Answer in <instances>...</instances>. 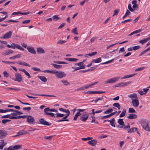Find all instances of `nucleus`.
<instances>
[{
  "label": "nucleus",
  "instance_id": "f257e3e1",
  "mask_svg": "<svg viewBox=\"0 0 150 150\" xmlns=\"http://www.w3.org/2000/svg\"><path fill=\"white\" fill-rule=\"evenodd\" d=\"M141 124L144 130L150 131V121L146 119L142 120L141 121Z\"/></svg>",
  "mask_w": 150,
  "mask_h": 150
},
{
  "label": "nucleus",
  "instance_id": "f03ea898",
  "mask_svg": "<svg viewBox=\"0 0 150 150\" xmlns=\"http://www.w3.org/2000/svg\"><path fill=\"white\" fill-rule=\"evenodd\" d=\"M54 108L50 109L49 107H47L45 108L44 110V114L46 115H50L51 117L55 118L56 116L55 114L52 112H48L49 111L54 112Z\"/></svg>",
  "mask_w": 150,
  "mask_h": 150
},
{
  "label": "nucleus",
  "instance_id": "7ed1b4c3",
  "mask_svg": "<svg viewBox=\"0 0 150 150\" xmlns=\"http://www.w3.org/2000/svg\"><path fill=\"white\" fill-rule=\"evenodd\" d=\"M27 122L30 124H35V122L34 117L31 115H28L27 117Z\"/></svg>",
  "mask_w": 150,
  "mask_h": 150
},
{
  "label": "nucleus",
  "instance_id": "20e7f679",
  "mask_svg": "<svg viewBox=\"0 0 150 150\" xmlns=\"http://www.w3.org/2000/svg\"><path fill=\"white\" fill-rule=\"evenodd\" d=\"M15 78L12 79L15 81L21 82L22 80V77L20 73H16L15 74Z\"/></svg>",
  "mask_w": 150,
  "mask_h": 150
},
{
  "label": "nucleus",
  "instance_id": "39448f33",
  "mask_svg": "<svg viewBox=\"0 0 150 150\" xmlns=\"http://www.w3.org/2000/svg\"><path fill=\"white\" fill-rule=\"evenodd\" d=\"M88 114L86 112H83V114L80 118V120L82 121L85 122L87 120L88 117Z\"/></svg>",
  "mask_w": 150,
  "mask_h": 150
},
{
  "label": "nucleus",
  "instance_id": "423d86ee",
  "mask_svg": "<svg viewBox=\"0 0 150 150\" xmlns=\"http://www.w3.org/2000/svg\"><path fill=\"white\" fill-rule=\"evenodd\" d=\"M38 124L40 123L42 125L46 126H50L51 123H49L45 120H44V118H41L39 120L38 122H37Z\"/></svg>",
  "mask_w": 150,
  "mask_h": 150
},
{
  "label": "nucleus",
  "instance_id": "0eeeda50",
  "mask_svg": "<svg viewBox=\"0 0 150 150\" xmlns=\"http://www.w3.org/2000/svg\"><path fill=\"white\" fill-rule=\"evenodd\" d=\"M132 83L131 81H129L128 82H122L120 83L117 84L115 86L116 87H124L125 86H127Z\"/></svg>",
  "mask_w": 150,
  "mask_h": 150
},
{
  "label": "nucleus",
  "instance_id": "6e6552de",
  "mask_svg": "<svg viewBox=\"0 0 150 150\" xmlns=\"http://www.w3.org/2000/svg\"><path fill=\"white\" fill-rule=\"evenodd\" d=\"M12 33V32L9 31L4 35L2 37H1V38L3 39H9L11 37Z\"/></svg>",
  "mask_w": 150,
  "mask_h": 150
},
{
  "label": "nucleus",
  "instance_id": "1a4fd4ad",
  "mask_svg": "<svg viewBox=\"0 0 150 150\" xmlns=\"http://www.w3.org/2000/svg\"><path fill=\"white\" fill-rule=\"evenodd\" d=\"M56 74V76L58 78L61 79L65 77L66 76V74L64 72L62 71H59V72L58 71V73Z\"/></svg>",
  "mask_w": 150,
  "mask_h": 150
},
{
  "label": "nucleus",
  "instance_id": "9d476101",
  "mask_svg": "<svg viewBox=\"0 0 150 150\" xmlns=\"http://www.w3.org/2000/svg\"><path fill=\"white\" fill-rule=\"evenodd\" d=\"M119 78V77L112 78L106 81L105 83H115L118 80V79Z\"/></svg>",
  "mask_w": 150,
  "mask_h": 150
},
{
  "label": "nucleus",
  "instance_id": "9b49d317",
  "mask_svg": "<svg viewBox=\"0 0 150 150\" xmlns=\"http://www.w3.org/2000/svg\"><path fill=\"white\" fill-rule=\"evenodd\" d=\"M8 134L7 132L5 130H0V139H2Z\"/></svg>",
  "mask_w": 150,
  "mask_h": 150
},
{
  "label": "nucleus",
  "instance_id": "f8f14e48",
  "mask_svg": "<svg viewBox=\"0 0 150 150\" xmlns=\"http://www.w3.org/2000/svg\"><path fill=\"white\" fill-rule=\"evenodd\" d=\"M132 105L134 107H137L139 105V101L138 99H132Z\"/></svg>",
  "mask_w": 150,
  "mask_h": 150
},
{
  "label": "nucleus",
  "instance_id": "ddd939ff",
  "mask_svg": "<svg viewBox=\"0 0 150 150\" xmlns=\"http://www.w3.org/2000/svg\"><path fill=\"white\" fill-rule=\"evenodd\" d=\"M97 141L96 139L92 140L89 141L88 143L92 146H96Z\"/></svg>",
  "mask_w": 150,
  "mask_h": 150
},
{
  "label": "nucleus",
  "instance_id": "4468645a",
  "mask_svg": "<svg viewBox=\"0 0 150 150\" xmlns=\"http://www.w3.org/2000/svg\"><path fill=\"white\" fill-rule=\"evenodd\" d=\"M137 117V115L134 114H128L127 118L130 119H133L136 118Z\"/></svg>",
  "mask_w": 150,
  "mask_h": 150
},
{
  "label": "nucleus",
  "instance_id": "2eb2a0df",
  "mask_svg": "<svg viewBox=\"0 0 150 150\" xmlns=\"http://www.w3.org/2000/svg\"><path fill=\"white\" fill-rule=\"evenodd\" d=\"M69 116V115L66 114L64 117H63L62 119L59 120H57L56 121L57 122L68 121H69V120L66 119V118H67Z\"/></svg>",
  "mask_w": 150,
  "mask_h": 150
},
{
  "label": "nucleus",
  "instance_id": "dca6fc26",
  "mask_svg": "<svg viewBox=\"0 0 150 150\" xmlns=\"http://www.w3.org/2000/svg\"><path fill=\"white\" fill-rule=\"evenodd\" d=\"M28 132L27 131H25L24 130H22L19 131L18 132L17 134L14 136V137H16L18 136L23 135L26 134H27Z\"/></svg>",
  "mask_w": 150,
  "mask_h": 150
},
{
  "label": "nucleus",
  "instance_id": "f3484780",
  "mask_svg": "<svg viewBox=\"0 0 150 150\" xmlns=\"http://www.w3.org/2000/svg\"><path fill=\"white\" fill-rule=\"evenodd\" d=\"M128 97L131 99H138V97L137 94L135 93H134L132 94H130L128 95Z\"/></svg>",
  "mask_w": 150,
  "mask_h": 150
},
{
  "label": "nucleus",
  "instance_id": "a211bd4d",
  "mask_svg": "<svg viewBox=\"0 0 150 150\" xmlns=\"http://www.w3.org/2000/svg\"><path fill=\"white\" fill-rule=\"evenodd\" d=\"M13 51L11 49H9L7 51H6L5 52H3L2 54L3 55L5 56L8 55H9L11 54H13Z\"/></svg>",
  "mask_w": 150,
  "mask_h": 150
},
{
  "label": "nucleus",
  "instance_id": "6ab92c4d",
  "mask_svg": "<svg viewBox=\"0 0 150 150\" xmlns=\"http://www.w3.org/2000/svg\"><path fill=\"white\" fill-rule=\"evenodd\" d=\"M27 49L28 51L31 53L34 54H35L36 53V52L33 47H28Z\"/></svg>",
  "mask_w": 150,
  "mask_h": 150
},
{
  "label": "nucleus",
  "instance_id": "aec40b11",
  "mask_svg": "<svg viewBox=\"0 0 150 150\" xmlns=\"http://www.w3.org/2000/svg\"><path fill=\"white\" fill-rule=\"evenodd\" d=\"M108 122H110V125L114 127H115V125L114 124V123L115 122V120L114 118H113L111 119V120H107Z\"/></svg>",
  "mask_w": 150,
  "mask_h": 150
},
{
  "label": "nucleus",
  "instance_id": "412c9836",
  "mask_svg": "<svg viewBox=\"0 0 150 150\" xmlns=\"http://www.w3.org/2000/svg\"><path fill=\"white\" fill-rule=\"evenodd\" d=\"M37 52L40 53H44L45 51L42 48L40 47H38L37 48Z\"/></svg>",
  "mask_w": 150,
  "mask_h": 150
},
{
  "label": "nucleus",
  "instance_id": "4be33fe9",
  "mask_svg": "<svg viewBox=\"0 0 150 150\" xmlns=\"http://www.w3.org/2000/svg\"><path fill=\"white\" fill-rule=\"evenodd\" d=\"M38 78L40 79V80L44 82H45L47 81V79L45 76H38Z\"/></svg>",
  "mask_w": 150,
  "mask_h": 150
},
{
  "label": "nucleus",
  "instance_id": "5701e85b",
  "mask_svg": "<svg viewBox=\"0 0 150 150\" xmlns=\"http://www.w3.org/2000/svg\"><path fill=\"white\" fill-rule=\"evenodd\" d=\"M137 128L133 127L130 129H128L127 130L128 133H132L134 132L135 131H137Z\"/></svg>",
  "mask_w": 150,
  "mask_h": 150
},
{
  "label": "nucleus",
  "instance_id": "b1692460",
  "mask_svg": "<svg viewBox=\"0 0 150 150\" xmlns=\"http://www.w3.org/2000/svg\"><path fill=\"white\" fill-rule=\"evenodd\" d=\"M56 116L55 118H57L59 117H61L65 116L64 114H61L59 113H57L55 114Z\"/></svg>",
  "mask_w": 150,
  "mask_h": 150
},
{
  "label": "nucleus",
  "instance_id": "393cba45",
  "mask_svg": "<svg viewBox=\"0 0 150 150\" xmlns=\"http://www.w3.org/2000/svg\"><path fill=\"white\" fill-rule=\"evenodd\" d=\"M17 63L19 64L24 65L25 66H27L29 67H30V66L27 63H26L25 62H22L21 61H20L19 62H17Z\"/></svg>",
  "mask_w": 150,
  "mask_h": 150
},
{
  "label": "nucleus",
  "instance_id": "a878e982",
  "mask_svg": "<svg viewBox=\"0 0 150 150\" xmlns=\"http://www.w3.org/2000/svg\"><path fill=\"white\" fill-rule=\"evenodd\" d=\"M98 83L97 82H96L94 83H92L89 85H88L84 86L85 89H87L89 87H91V86L95 85Z\"/></svg>",
  "mask_w": 150,
  "mask_h": 150
},
{
  "label": "nucleus",
  "instance_id": "bb28decb",
  "mask_svg": "<svg viewBox=\"0 0 150 150\" xmlns=\"http://www.w3.org/2000/svg\"><path fill=\"white\" fill-rule=\"evenodd\" d=\"M126 112V110L124 108L123 110L121 113V114H120L119 115V117H122L125 116V115Z\"/></svg>",
  "mask_w": 150,
  "mask_h": 150
},
{
  "label": "nucleus",
  "instance_id": "cd10ccee",
  "mask_svg": "<svg viewBox=\"0 0 150 150\" xmlns=\"http://www.w3.org/2000/svg\"><path fill=\"white\" fill-rule=\"evenodd\" d=\"M65 60L69 61L76 62L78 59L76 58H67L64 59Z\"/></svg>",
  "mask_w": 150,
  "mask_h": 150
},
{
  "label": "nucleus",
  "instance_id": "c85d7f7f",
  "mask_svg": "<svg viewBox=\"0 0 150 150\" xmlns=\"http://www.w3.org/2000/svg\"><path fill=\"white\" fill-rule=\"evenodd\" d=\"M101 59L100 58H99L97 59H93L92 62L94 63H99L101 62Z\"/></svg>",
  "mask_w": 150,
  "mask_h": 150
},
{
  "label": "nucleus",
  "instance_id": "c756f323",
  "mask_svg": "<svg viewBox=\"0 0 150 150\" xmlns=\"http://www.w3.org/2000/svg\"><path fill=\"white\" fill-rule=\"evenodd\" d=\"M113 106L117 108L118 110L120 109L121 106L120 104L117 103H116L113 104Z\"/></svg>",
  "mask_w": 150,
  "mask_h": 150
},
{
  "label": "nucleus",
  "instance_id": "7c9ffc66",
  "mask_svg": "<svg viewBox=\"0 0 150 150\" xmlns=\"http://www.w3.org/2000/svg\"><path fill=\"white\" fill-rule=\"evenodd\" d=\"M113 111V109L112 108H110L109 109L104 111L103 113L104 114H109L111 112Z\"/></svg>",
  "mask_w": 150,
  "mask_h": 150
},
{
  "label": "nucleus",
  "instance_id": "2f4dec72",
  "mask_svg": "<svg viewBox=\"0 0 150 150\" xmlns=\"http://www.w3.org/2000/svg\"><path fill=\"white\" fill-rule=\"evenodd\" d=\"M61 82L65 86H67L70 84L66 80H62Z\"/></svg>",
  "mask_w": 150,
  "mask_h": 150
},
{
  "label": "nucleus",
  "instance_id": "473e14b6",
  "mask_svg": "<svg viewBox=\"0 0 150 150\" xmlns=\"http://www.w3.org/2000/svg\"><path fill=\"white\" fill-rule=\"evenodd\" d=\"M118 124L121 125H124V122L123 121V119L120 118L119 119L118 121Z\"/></svg>",
  "mask_w": 150,
  "mask_h": 150
},
{
  "label": "nucleus",
  "instance_id": "72a5a7b5",
  "mask_svg": "<svg viewBox=\"0 0 150 150\" xmlns=\"http://www.w3.org/2000/svg\"><path fill=\"white\" fill-rule=\"evenodd\" d=\"M77 28H75L73 29H72L71 30V32L72 33L76 35H78V33L77 32Z\"/></svg>",
  "mask_w": 150,
  "mask_h": 150
},
{
  "label": "nucleus",
  "instance_id": "f704fd0d",
  "mask_svg": "<svg viewBox=\"0 0 150 150\" xmlns=\"http://www.w3.org/2000/svg\"><path fill=\"white\" fill-rule=\"evenodd\" d=\"M22 146L19 144L15 145L13 146V148L14 149H16L21 148Z\"/></svg>",
  "mask_w": 150,
  "mask_h": 150
},
{
  "label": "nucleus",
  "instance_id": "c9c22d12",
  "mask_svg": "<svg viewBox=\"0 0 150 150\" xmlns=\"http://www.w3.org/2000/svg\"><path fill=\"white\" fill-rule=\"evenodd\" d=\"M125 125L124 124L121 127H119L120 128H123L125 129H126L127 128H130V125L129 123H128V124L127 125V126L124 127V126H125Z\"/></svg>",
  "mask_w": 150,
  "mask_h": 150
},
{
  "label": "nucleus",
  "instance_id": "e433bc0d",
  "mask_svg": "<svg viewBox=\"0 0 150 150\" xmlns=\"http://www.w3.org/2000/svg\"><path fill=\"white\" fill-rule=\"evenodd\" d=\"M129 113H135V110L133 108H129Z\"/></svg>",
  "mask_w": 150,
  "mask_h": 150
},
{
  "label": "nucleus",
  "instance_id": "4c0bfd02",
  "mask_svg": "<svg viewBox=\"0 0 150 150\" xmlns=\"http://www.w3.org/2000/svg\"><path fill=\"white\" fill-rule=\"evenodd\" d=\"M11 116H10V115L8 114L6 115H4V116H2L1 117V118H9L10 119H11Z\"/></svg>",
  "mask_w": 150,
  "mask_h": 150
},
{
  "label": "nucleus",
  "instance_id": "58836bf2",
  "mask_svg": "<svg viewBox=\"0 0 150 150\" xmlns=\"http://www.w3.org/2000/svg\"><path fill=\"white\" fill-rule=\"evenodd\" d=\"M16 48L19 49L20 50L23 51L24 50V49L21 46L18 44H17L16 46Z\"/></svg>",
  "mask_w": 150,
  "mask_h": 150
},
{
  "label": "nucleus",
  "instance_id": "ea45409f",
  "mask_svg": "<svg viewBox=\"0 0 150 150\" xmlns=\"http://www.w3.org/2000/svg\"><path fill=\"white\" fill-rule=\"evenodd\" d=\"M54 62L55 63H57L58 64H67V63L65 62H63V61H54Z\"/></svg>",
  "mask_w": 150,
  "mask_h": 150
},
{
  "label": "nucleus",
  "instance_id": "a19ab883",
  "mask_svg": "<svg viewBox=\"0 0 150 150\" xmlns=\"http://www.w3.org/2000/svg\"><path fill=\"white\" fill-rule=\"evenodd\" d=\"M52 18L53 20H55V21H57L60 19V18L58 17L57 15H54L52 17Z\"/></svg>",
  "mask_w": 150,
  "mask_h": 150
},
{
  "label": "nucleus",
  "instance_id": "79ce46f5",
  "mask_svg": "<svg viewBox=\"0 0 150 150\" xmlns=\"http://www.w3.org/2000/svg\"><path fill=\"white\" fill-rule=\"evenodd\" d=\"M128 8L131 12H133L134 11V9L132 8L131 5L130 4H128Z\"/></svg>",
  "mask_w": 150,
  "mask_h": 150
},
{
  "label": "nucleus",
  "instance_id": "37998d69",
  "mask_svg": "<svg viewBox=\"0 0 150 150\" xmlns=\"http://www.w3.org/2000/svg\"><path fill=\"white\" fill-rule=\"evenodd\" d=\"M93 139L92 137H88L87 138H82L81 139L83 141H86V140H91Z\"/></svg>",
  "mask_w": 150,
  "mask_h": 150
},
{
  "label": "nucleus",
  "instance_id": "c03bdc74",
  "mask_svg": "<svg viewBox=\"0 0 150 150\" xmlns=\"http://www.w3.org/2000/svg\"><path fill=\"white\" fill-rule=\"evenodd\" d=\"M85 68V65L84 63H82L80 67H78L77 69H83Z\"/></svg>",
  "mask_w": 150,
  "mask_h": 150
},
{
  "label": "nucleus",
  "instance_id": "a18cd8bd",
  "mask_svg": "<svg viewBox=\"0 0 150 150\" xmlns=\"http://www.w3.org/2000/svg\"><path fill=\"white\" fill-rule=\"evenodd\" d=\"M13 112H16V114L17 115H21L23 114V112H22L18 111L16 110H14Z\"/></svg>",
  "mask_w": 150,
  "mask_h": 150
},
{
  "label": "nucleus",
  "instance_id": "49530a36",
  "mask_svg": "<svg viewBox=\"0 0 150 150\" xmlns=\"http://www.w3.org/2000/svg\"><path fill=\"white\" fill-rule=\"evenodd\" d=\"M23 110H26L27 111H29L31 109V108L30 107H24L23 108Z\"/></svg>",
  "mask_w": 150,
  "mask_h": 150
},
{
  "label": "nucleus",
  "instance_id": "de8ad7c7",
  "mask_svg": "<svg viewBox=\"0 0 150 150\" xmlns=\"http://www.w3.org/2000/svg\"><path fill=\"white\" fill-rule=\"evenodd\" d=\"M11 119H16L21 118V116L19 115L17 116L16 117H14L13 116H11Z\"/></svg>",
  "mask_w": 150,
  "mask_h": 150
},
{
  "label": "nucleus",
  "instance_id": "09e8293b",
  "mask_svg": "<svg viewBox=\"0 0 150 150\" xmlns=\"http://www.w3.org/2000/svg\"><path fill=\"white\" fill-rule=\"evenodd\" d=\"M140 48V47L139 45L135 46L133 47V49L134 50H137L139 49Z\"/></svg>",
  "mask_w": 150,
  "mask_h": 150
},
{
  "label": "nucleus",
  "instance_id": "8fccbe9b",
  "mask_svg": "<svg viewBox=\"0 0 150 150\" xmlns=\"http://www.w3.org/2000/svg\"><path fill=\"white\" fill-rule=\"evenodd\" d=\"M119 11V10H115L114 11V13L113 14V16L117 15Z\"/></svg>",
  "mask_w": 150,
  "mask_h": 150
},
{
  "label": "nucleus",
  "instance_id": "3c124183",
  "mask_svg": "<svg viewBox=\"0 0 150 150\" xmlns=\"http://www.w3.org/2000/svg\"><path fill=\"white\" fill-rule=\"evenodd\" d=\"M11 22H18V21H16V20H10L7 21H4L5 23H10Z\"/></svg>",
  "mask_w": 150,
  "mask_h": 150
},
{
  "label": "nucleus",
  "instance_id": "603ef678",
  "mask_svg": "<svg viewBox=\"0 0 150 150\" xmlns=\"http://www.w3.org/2000/svg\"><path fill=\"white\" fill-rule=\"evenodd\" d=\"M65 42V41L64 40H58L57 42V43L58 44H63V43H64Z\"/></svg>",
  "mask_w": 150,
  "mask_h": 150
},
{
  "label": "nucleus",
  "instance_id": "864d4df0",
  "mask_svg": "<svg viewBox=\"0 0 150 150\" xmlns=\"http://www.w3.org/2000/svg\"><path fill=\"white\" fill-rule=\"evenodd\" d=\"M58 73V71L57 70H50V73L56 74Z\"/></svg>",
  "mask_w": 150,
  "mask_h": 150
},
{
  "label": "nucleus",
  "instance_id": "5fc2aeb1",
  "mask_svg": "<svg viewBox=\"0 0 150 150\" xmlns=\"http://www.w3.org/2000/svg\"><path fill=\"white\" fill-rule=\"evenodd\" d=\"M16 45L17 44H16L14 43H11V48L13 49H15L16 48Z\"/></svg>",
  "mask_w": 150,
  "mask_h": 150
},
{
  "label": "nucleus",
  "instance_id": "6e6d98bb",
  "mask_svg": "<svg viewBox=\"0 0 150 150\" xmlns=\"http://www.w3.org/2000/svg\"><path fill=\"white\" fill-rule=\"evenodd\" d=\"M89 94H96V91H88Z\"/></svg>",
  "mask_w": 150,
  "mask_h": 150
},
{
  "label": "nucleus",
  "instance_id": "4d7b16f0",
  "mask_svg": "<svg viewBox=\"0 0 150 150\" xmlns=\"http://www.w3.org/2000/svg\"><path fill=\"white\" fill-rule=\"evenodd\" d=\"M97 53V52H92L91 53H89L88 54V56H89L91 57L96 54Z\"/></svg>",
  "mask_w": 150,
  "mask_h": 150
},
{
  "label": "nucleus",
  "instance_id": "13d9d810",
  "mask_svg": "<svg viewBox=\"0 0 150 150\" xmlns=\"http://www.w3.org/2000/svg\"><path fill=\"white\" fill-rule=\"evenodd\" d=\"M52 136H45L44 137V138L46 139H51L52 138Z\"/></svg>",
  "mask_w": 150,
  "mask_h": 150
},
{
  "label": "nucleus",
  "instance_id": "bf43d9fd",
  "mask_svg": "<svg viewBox=\"0 0 150 150\" xmlns=\"http://www.w3.org/2000/svg\"><path fill=\"white\" fill-rule=\"evenodd\" d=\"M3 74L4 76L6 78L8 77V74L7 73V72L6 71H4Z\"/></svg>",
  "mask_w": 150,
  "mask_h": 150
},
{
  "label": "nucleus",
  "instance_id": "052dcab7",
  "mask_svg": "<svg viewBox=\"0 0 150 150\" xmlns=\"http://www.w3.org/2000/svg\"><path fill=\"white\" fill-rule=\"evenodd\" d=\"M51 65L54 66V67L56 69H59L58 67V65L52 63Z\"/></svg>",
  "mask_w": 150,
  "mask_h": 150
},
{
  "label": "nucleus",
  "instance_id": "680f3d73",
  "mask_svg": "<svg viewBox=\"0 0 150 150\" xmlns=\"http://www.w3.org/2000/svg\"><path fill=\"white\" fill-rule=\"evenodd\" d=\"M30 20H27L23 21L22 23L23 24L27 23L30 22Z\"/></svg>",
  "mask_w": 150,
  "mask_h": 150
},
{
  "label": "nucleus",
  "instance_id": "e2e57ef3",
  "mask_svg": "<svg viewBox=\"0 0 150 150\" xmlns=\"http://www.w3.org/2000/svg\"><path fill=\"white\" fill-rule=\"evenodd\" d=\"M144 69V67H140V68H139L136 69L135 70V71H140L143 70Z\"/></svg>",
  "mask_w": 150,
  "mask_h": 150
},
{
  "label": "nucleus",
  "instance_id": "0e129e2a",
  "mask_svg": "<svg viewBox=\"0 0 150 150\" xmlns=\"http://www.w3.org/2000/svg\"><path fill=\"white\" fill-rule=\"evenodd\" d=\"M139 42L141 43L142 44H143L144 43L146 42V41L145 39H144V40H141Z\"/></svg>",
  "mask_w": 150,
  "mask_h": 150
},
{
  "label": "nucleus",
  "instance_id": "69168bd1",
  "mask_svg": "<svg viewBox=\"0 0 150 150\" xmlns=\"http://www.w3.org/2000/svg\"><path fill=\"white\" fill-rule=\"evenodd\" d=\"M32 69L34 70L35 71H41V70H40V69L39 68H38L36 67H33L32 68Z\"/></svg>",
  "mask_w": 150,
  "mask_h": 150
},
{
  "label": "nucleus",
  "instance_id": "338daca9",
  "mask_svg": "<svg viewBox=\"0 0 150 150\" xmlns=\"http://www.w3.org/2000/svg\"><path fill=\"white\" fill-rule=\"evenodd\" d=\"M132 7L135 10V8H137V9L138 8V4H135V5L134 4L132 6Z\"/></svg>",
  "mask_w": 150,
  "mask_h": 150
},
{
  "label": "nucleus",
  "instance_id": "774afa93",
  "mask_svg": "<svg viewBox=\"0 0 150 150\" xmlns=\"http://www.w3.org/2000/svg\"><path fill=\"white\" fill-rule=\"evenodd\" d=\"M139 18V16H138V17H137L136 18H135L134 20H133L132 21L134 23H136L138 21Z\"/></svg>",
  "mask_w": 150,
  "mask_h": 150
}]
</instances>
